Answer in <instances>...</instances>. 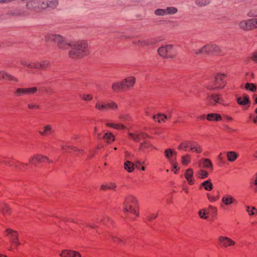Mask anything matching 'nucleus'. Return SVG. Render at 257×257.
<instances>
[{
  "instance_id": "f257e3e1",
  "label": "nucleus",
  "mask_w": 257,
  "mask_h": 257,
  "mask_svg": "<svg viewBox=\"0 0 257 257\" xmlns=\"http://www.w3.org/2000/svg\"><path fill=\"white\" fill-rule=\"evenodd\" d=\"M47 42H53L61 50H66L69 47L71 48L69 51V56L72 59H77L86 55L88 53L87 43L84 41H79L71 43L67 39L59 34L49 33L45 37Z\"/></svg>"
},
{
  "instance_id": "f03ea898",
  "label": "nucleus",
  "mask_w": 257,
  "mask_h": 257,
  "mask_svg": "<svg viewBox=\"0 0 257 257\" xmlns=\"http://www.w3.org/2000/svg\"><path fill=\"white\" fill-rule=\"evenodd\" d=\"M136 82V78L133 76L128 77L123 79L120 82H115L112 84V89L114 91L130 89L133 87Z\"/></svg>"
},
{
  "instance_id": "7ed1b4c3",
  "label": "nucleus",
  "mask_w": 257,
  "mask_h": 257,
  "mask_svg": "<svg viewBox=\"0 0 257 257\" xmlns=\"http://www.w3.org/2000/svg\"><path fill=\"white\" fill-rule=\"evenodd\" d=\"M8 14L16 18H26L30 15L31 13L26 10L25 7L20 6L9 11Z\"/></svg>"
},
{
  "instance_id": "20e7f679",
  "label": "nucleus",
  "mask_w": 257,
  "mask_h": 257,
  "mask_svg": "<svg viewBox=\"0 0 257 257\" xmlns=\"http://www.w3.org/2000/svg\"><path fill=\"white\" fill-rule=\"evenodd\" d=\"M226 77L224 73H217L214 77V84L215 86L212 89L223 88L226 84L225 78Z\"/></svg>"
},
{
  "instance_id": "39448f33",
  "label": "nucleus",
  "mask_w": 257,
  "mask_h": 257,
  "mask_svg": "<svg viewBox=\"0 0 257 257\" xmlns=\"http://www.w3.org/2000/svg\"><path fill=\"white\" fill-rule=\"evenodd\" d=\"M25 8L29 13L32 11L38 12L41 10V0H29L26 3Z\"/></svg>"
},
{
  "instance_id": "423d86ee",
  "label": "nucleus",
  "mask_w": 257,
  "mask_h": 257,
  "mask_svg": "<svg viewBox=\"0 0 257 257\" xmlns=\"http://www.w3.org/2000/svg\"><path fill=\"white\" fill-rule=\"evenodd\" d=\"M5 233L7 236L9 237L10 241L12 243L16 246H18L20 244L19 240L18 233L17 231L11 228H7L5 231Z\"/></svg>"
},
{
  "instance_id": "0eeeda50",
  "label": "nucleus",
  "mask_w": 257,
  "mask_h": 257,
  "mask_svg": "<svg viewBox=\"0 0 257 257\" xmlns=\"http://www.w3.org/2000/svg\"><path fill=\"white\" fill-rule=\"evenodd\" d=\"M197 213L202 219H211L215 216L216 212L212 210H199Z\"/></svg>"
},
{
  "instance_id": "6e6552de",
  "label": "nucleus",
  "mask_w": 257,
  "mask_h": 257,
  "mask_svg": "<svg viewBox=\"0 0 257 257\" xmlns=\"http://www.w3.org/2000/svg\"><path fill=\"white\" fill-rule=\"evenodd\" d=\"M41 9L44 10L46 8L52 9H55L58 5V0H41Z\"/></svg>"
},
{
  "instance_id": "1a4fd4ad",
  "label": "nucleus",
  "mask_w": 257,
  "mask_h": 257,
  "mask_svg": "<svg viewBox=\"0 0 257 257\" xmlns=\"http://www.w3.org/2000/svg\"><path fill=\"white\" fill-rule=\"evenodd\" d=\"M124 204L125 209H135L138 207V201L134 196H130L125 199Z\"/></svg>"
},
{
  "instance_id": "9d476101",
  "label": "nucleus",
  "mask_w": 257,
  "mask_h": 257,
  "mask_svg": "<svg viewBox=\"0 0 257 257\" xmlns=\"http://www.w3.org/2000/svg\"><path fill=\"white\" fill-rule=\"evenodd\" d=\"M222 99L216 94H212L206 98V101L208 105H215L217 103H221Z\"/></svg>"
},
{
  "instance_id": "9b49d317",
  "label": "nucleus",
  "mask_w": 257,
  "mask_h": 257,
  "mask_svg": "<svg viewBox=\"0 0 257 257\" xmlns=\"http://www.w3.org/2000/svg\"><path fill=\"white\" fill-rule=\"evenodd\" d=\"M218 240L220 243L225 247L235 244V242L227 237L221 236L218 238Z\"/></svg>"
},
{
  "instance_id": "f8f14e48",
  "label": "nucleus",
  "mask_w": 257,
  "mask_h": 257,
  "mask_svg": "<svg viewBox=\"0 0 257 257\" xmlns=\"http://www.w3.org/2000/svg\"><path fill=\"white\" fill-rule=\"evenodd\" d=\"M60 255L62 257H81L80 254L73 250L64 249Z\"/></svg>"
},
{
  "instance_id": "ddd939ff",
  "label": "nucleus",
  "mask_w": 257,
  "mask_h": 257,
  "mask_svg": "<svg viewBox=\"0 0 257 257\" xmlns=\"http://www.w3.org/2000/svg\"><path fill=\"white\" fill-rule=\"evenodd\" d=\"M197 55H208L211 53L210 44L204 45L201 49L194 50Z\"/></svg>"
},
{
  "instance_id": "4468645a",
  "label": "nucleus",
  "mask_w": 257,
  "mask_h": 257,
  "mask_svg": "<svg viewBox=\"0 0 257 257\" xmlns=\"http://www.w3.org/2000/svg\"><path fill=\"white\" fill-rule=\"evenodd\" d=\"M251 24V19H249L246 21L240 22L239 23V26L241 29L245 31H248L252 29V27Z\"/></svg>"
},
{
  "instance_id": "2eb2a0df",
  "label": "nucleus",
  "mask_w": 257,
  "mask_h": 257,
  "mask_svg": "<svg viewBox=\"0 0 257 257\" xmlns=\"http://www.w3.org/2000/svg\"><path fill=\"white\" fill-rule=\"evenodd\" d=\"M193 171L192 169H188L186 171L185 176L187 179L188 183L192 185L194 183V180L193 179Z\"/></svg>"
},
{
  "instance_id": "dca6fc26",
  "label": "nucleus",
  "mask_w": 257,
  "mask_h": 257,
  "mask_svg": "<svg viewBox=\"0 0 257 257\" xmlns=\"http://www.w3.org/2000/svg\"><path fill=\"white\" fill-rule=\"evenodd\" d=\"M236 101L238 104L241 105H246L250 103L249 97L247 95L237 97Z\"/></svg>"
},
{
  "instance_id": "f3484780",
  "label": "nucleus",
  "mask_w": 257,
  "mask_h": 257,
  "mask_svg": "<svg viewBox=\"0 0 257 257\" xmlns=\"http://www.w3.org/2000/svg\"><path fill=\"white\" fill-rule=\"evenodd\" d=\"M206 118L209 121H219L221 120V116L218 113H209L207 115Z\"/></svg>"
},
{
  "instance_id": "a211bd4d",
  "label": "nucleus",
  "mask_w": 257,
  "mask_h": 257,
  "mask_svg": "<svg viewBox=\"0 0 257 257\" xmlns=\"http://www.w3.org/2000/svg\"><path fill=\"white\" fill-rule=\"evenodd\" d=\"M222 201L226 205L236 203V201L230 195L223 196L222 198Z\"/></svg>"
},
{
  "instance_id": "6ab92c4d",
  "label": "nucleus",
  "mask_w": 257,
  "mask_h": 257,
  "mask_svg": "<svg viewBox=\"0 0 257 257\" xmlns=\"http://www.w3.org/2000/svg\"><path fill=\"white\" fill-rule=\"evenodd\" d=\"M124 168L128 172H132L135 169V164L131 161H126L124 164Z\"/></svg>"
},
{
  "instance_id": "aec40b11",
  "label": "nucleus",
  "mask_w": 257,
  "mask_h": 257,
  "mask_svg": "<svg viewBox=\"0 0 257 257\" xmlns=\"http://www.w3.org/2000/svg\"><path fill=\"white\" fill-rule=\"evenodd\" d=\"M2 78L4 79H8L10 81H13L16 82L18 81V79L17 78L5 71L2 73Z\"/></svg>"
},
{
  "instance_id": "412c9836",
  "label": "nucleus",
  "mask_w": 257,
  "mask_h": 257,
  "mask_svg": "<svg viewBox=\"0 0 257 257\" xmlns=\"http://www.w3.org/2000/svg\"><path fill=\"white\" fill-rule=\"evenodd\" d=\"M237 154L233 151H230L227 153V158L229 162L234 161L237 158Z\"/></svg>"
},
{
  "instance_id": "4be33fe9",
  "label": "nucleus",
  "mask_w": 257,
  "mask_h": 257,
  "mask_svg": "<svg viewBox=\"0 0 257 257\" xmlns=\"http://www.w3.org/2000/svg\"><path fill=\"white\" fill-rule=\"evenodd\" d=\"M200 163H201L203 164L204 168L208 169L210 168L211 170H212L213 166L210 160L208 159H203L200 161Z\"/></svg>"
},
{
  "instance_id": "5701e85b",
  "label": "nucleus",
  "mask_w": 257,
  "mask_h": 257,
  "mask_svg": "<svg viewBox=\"0 0 257 257\" xmlns=\"http://www.w3.org/2000/svg\"><path fill=\"white\" fill-rule=\"evenodd\" d=\"M43 129H44L43 131H40L39 132V134L42 136H45L48 133H50L51 134L53 133L52 127L50 125L48 124V125H45Z\"/></svg>"
},
{
  "instance_id": "b1692460",
  "label": "nucleus",
  "mask_w": 257,
  "mask_h": 257,
  "mask_svg": "<svg viewBox=\"0 0 257 257\" xmlns=\"http://www.w3.org/2000/svg\"><path fill=\"white\" fill-rule=\"evenodd\" d=\"M201 187H203L206 191H210L213 188V185L210 180H206L200 185Z\"/></svg>"
},
{
  "instance_id": "393cba45",
  "label": "nucleus",
  "mask_w": 257,
  "mask_h": 257,
  "mask_svg": "<svg viewBox=\"0 0 257 257\" xmlns=\"http://www.w3.org/2000/svg\"><path fill=\"white\" fill-rule=\"evenodd\" d=\"M165 154L166 157L169 160L171 163H173V161H174L173 159L171 158V157L173 155H176V153L173 152L172 150L170 149H168L165 150Z\"/></svg>"
},
{
  "instance_id": "a878e982",
  "label": "nucleus",
  "mask_w": 257,
  "mask_h": 257,
  "mask_svg": "<svg viewBox=\"0 0 257 257\" xmlns=\"http://www.w3.org/2000/svg\"><path fill=\"white\" fill-rule=\"evenodd\" d=\"M51 65L50 62L47 60H44L39 62V69H45Z\"/></svg>"
},
{
  "instance_id": "bb28decb",
  "label": "nucleus",
  "mask_w": 257,
  "mask_h": 257,
  "mask_svg": "<svg viewBox=\"0 0 257 257\" xmlns=\"http://www.w3.org/2000/svg\"><path fill=\"white\" fill-rule=\"evenodd\" d=\"M158 52L159 54L162 57H168L171 58H173V56H167L168 52H167L165 46H162L160 48H159L158 50Z\"/></svg>"
},
{
  "instance_id": "cd10ccee",
  "label": "nucleus",
  "mask_w": 257,
  "mask_h": 257,
  "mask_svg": "<svg viewBox=\"0 0 257 257\" xmlns=\"http://www.w3.org/2000/svg\"><path fill=\"white\" fill-rule=\"evenodd\" d=\"M35 158L36 160L38 162H45V161H47L48 163H51L52 162L47 157L43 156L42 155H37L35 156Z\"/></svg>"
},
{
  "instance_id": "c85d7f7f",
  "label": "nucleus",
  "mask_w": 257,
  "mask_h": 257,
  "mask_svg": "<svg viewBox=\"0 0 257 257\" xmlns=\"http://www.w3.org/2000/svg\"><path fill=\"white\" fill-rule=\"evenodd\" d=\"M211 0H195L197 6L202 7H205L210 4Z\"/></svg>"
},
{
  "instance_id": "c756f323",
  "label": "nucleus",
  "mask_w": 257,
  "mask_h": 257,
  "mask_svg": "<svg viewBox=\"0 0 257 257\" xmlns=\"http://www.w3.org/2000/svg\"><path fill=\"white\" fill-rule=\"evenodd\" d=\"M184 150H186V148H190L191 150L193 151L195 149V146L193 142L191 141H185L183 142Z\"/></svg>"
},
{
  "instance_id": "7c9ffc66",
  "label": "nucleus",
  "mask_w": 257,
  "mask_h": 257,
  "mask_svg": "<svg viewBox=\"0 0 257 257\" xmlns=\"http://www.w3.org/2000/svg\"><path fill=\"white\" fill-rule=\"evenodd\" d=\"M95 108L100 111H104L107 108V103H101L97 101L95 104Z\"/></svg>"
},
{
  "instance_id": "2f4dec72",
  "label": "nucleus",
  "mask_w": 257,
  "mask_h": 257,
  "mask_svg": "<svg viewBox=\"0 0 257 257\" xmlns=\"http://www.w3.org/2000/svg\"><path fill=\"white\" fill-rule=\"evenodd\" d=\"M211 53L217 54L220 52V48L216 44H210Z\"/></svg>"
},
{
  "instance_id": "473e14b6",
  "label": "nucleus",
  "mask_w": 257,
  "mask_h": 257,
  "mask_svg": "<svg viewBox=\"0 0 257 257\" xmlns=\"http://www.w3.org/2000/svg\"><path fill=\"white\" fill-rule=\"evenodd\" d=\"M208 176V172L204 170H200L197 174V176L198 177V178L201 179H205L207 178Z\"/></svg>"
},
{
  "instance_id": "72a5a7b5",
  "label": "nucleus",
  "mask_w": 257,
  "mask_h": 257,
  "mask_svg": "<svg viewBox=\"0 0 257 257\" xmlns=\"http://www.w3.org/2000/svg\"><path fill=\"white\" fill-rule=\"evenodd\" d=\"M154 13L156 15L159 16H164L167 15L166 9H158L155 11Z\"/></svg>"
},
{
  "instance_id": "f704fd0d",
  "label": "nucleus",
  "mask_w": 257,
  "mask_h": 257,
  "mask_svg": "<svg viewBox=\"0 0 257 257\" xmlns=\"http://www.w3.org/2000/svg\"><path fill=\"white\" fill-rule=\"evenodd\" d=\"M166 9L167 15H174L178 12V9L175 7H167Z\"/></svg>"
},
{
  "instance_id": "c9c22d12",
  "label": "nucleus",
  "mask_w": 257,
  "mask_h": 257,
  "mask_svg": "<svg viewBox=\"0 0 257 257\" xmlns=\"http://www.w3.org/2000/svg\"><path fill=\"white\" fill-rule=\"evenodd\" d=\"M167 115L164 114H159L157 116L156 115L153 116V119L155 120H156V118H157L158 121L159 122H161V119H162V121H165V119H167Z\"/></svg>"
},
{
  "instance_id": "e433bc0d",
  "label": "nucleus",
  "mask_w": 257,
  "mask_h": 257,
  "mask_svg": "<svg viewBox=\"0 0 257 257\" xmlns=\"http://www.w3.org/2000/svg\"><path fill=\"white\" fill-rule=\"evenodd\" d=\"M245 88L247 90H249L252 92H254L256 90V87L253 83H247L245 84Z\"/></svg>"
},
{
  "instance_id": "4c0bfd02",
  "label": "nucleus",
  "mask_w": 257,
  "mask_h": 257,
  "mask_svg": "<svg viewBox=\"0 0 257 257\" xmlns=\"http://www.w3.org/2000/svg\"><path fill=\"white\" fill-rule=\"evenodd\" d=\"M103 139L106 140L107 142H108V141H114V137L112 134L106 133L104 134Z\"/></svg>"
},
{
  "instance_id": "58836bf2",
  "label": "nucleus",
  "mask_w": 257,
  "mask_h": 257,
  "mask_svg": "<svg viewBox=\"0 0 257 257\" xmlns=\"http://www.w3.org/2000/svg\"><path fill=\"white\" fill-rule=\"evenodd\" d=\"M15 93L17 96H21L22 95L26 94L25 88H18L16 89Z\"/></svg>"
},
{
  "instance_id": "ea45409f",
  "label": "nucleus",
  "mask_w": 257,
  "mask_h": 257,
  "mask_svg": "<svg viewBox=\"0 0 257 257\" xmlns=\"http://www.w3.org/2000/svg\"><path fill=\"white\" fill-rule=\"evenodd\" d=\"M107 108L112 110L117 109L118 108L117 104L113 101H111L107 103Z\"/></svg>"
},
{
  "instance_id": "a19ab883",
  "label": "nucleus",
  "mask_w": 257,
  "mask_h": 257,
  "mask_svg": "<svg viewBox=\"0 0 257 257\" xmlns=\"http://www.w3.org/2000/svg\"><path fill=\"white\" fill-rule=\"evenodd\" d=\"M37 91V88L36 87L25 88L26 94H34Z\"/></svg>"
},
{
  "instance_id": "79ce46f5",
  "label": "nucleus",
  "mask_w": 257,
  "mask_h": 257,
  "mask_svg": "<svg viewBox=\"0 0 257 257\" xmlns=\"http://www.w3.org/2000/svg\"><path fill=\"white\" fill-rule=\"evenodd\" d=\"M133 43L135 44H137V45L141 46L150 45V43L147 41H141V40H139L138 41H134Z\"/></svg>"
},
{
  "instance_id": "37998d69",
  "label": "nucleus",
  "mask_w": 257,
  "mask_h": 257,
  "mask_svg": "<svg viewBox=\"0 0 257 257\" xmlns=\"http://www.w3.org/2000/svg\"><path fill=\"white\" fill-rule=\"evenodd\" d=\"M247 15L249 17H257V10L254 9L250 10Z\"/></svg>"
},
{
  "instance_id": "c03bdc74",
  "label": "nucleus",
  "mask_w": 257,
  "mask_h": 257,
  "mask_svg": "<svg viewBox=\"0 0 257 257\" xmlns=\"http://www.w3.org/2000/svg\"><path fill=\"white\" fill-rule=\"evenodd\" d=\"M190 162V156L188 155H186L182 156V162L184 165H187Z\"/></svg>"
},
{
  "instance_id": "a18cd8bd",
  "label": "nucleus",
  "mask_w": 257,
  "mask_h": 257,
  "mask_svg": "<svg viewBox=\"0 0 257 257\" xmlns=\"http://www.w3.org/2000/svg\"><path fill=\"white\" fill-rule=\"evenodd\" d=\"M151 147H152L151 145L147 143V142L142 143L140 144V150L147 149Z\"/></svg>"
},
{
  "instance_id": "49530a36",
  "label": "nucleus",
  "mask_w": 257,
  "mask_h": 257,
  "mask_svg": "<svg viewBox=\"0 0 257 257\" xmlns=\"http://www.w3.org/2000/svg\"><path fill=\"white\" fill-rule=\"evenodd\" d=\"M82 99L84 100H90L93 98L92 95L91 94H84L81 96Z\"/></svg>"
},
{
  "instance_id": "de8ad7c7",
  "label": "nucleus",
  "mask_w": 257,
  "mask_h": 257,
  "mask_svg": "<svg viewBox=\"0 0 257 257\" xmlns=\"http://www.w3.org/2000/svg\"><path fill=\"white\" fill-rule=\"evenodd\" d=\"M251 26L253 28H257V18L251 19Z\"/></svg>"
},
{
  "instance_id": "09e8293b",
  "label": "nucleus",
  "mask_w": 257,
  "mask_h": 257,
  "mask_svg": "<svg viewBox=\"0 0 257 257\" xmlns=\"http://www.w3.org/2000/svg\"><path fill=\"white\" fill-rule=\"evenodd\" d=\"M249 215H254L257 214V210H246Z\"/></svg>"
},
{
  "instance_id": "8fccbe9b",
  "label": "nucleus",
  "mask_w": 257,
  "mask_h": 257,
  "mask_svg": "<svg viewBox=\"0 0 257 257\" xmlns=\"http://www.w3.org/2000/svg\"><path fill=\"white\" fill-rule=\"evenodd\" d=\"M28 106L29 108H30V109H34V108L38 109V108H39V105H35V104H32V103L28 104Z\"/></svg>"
},
{
  "instance_id": "3c124183",
  "label": "nucleus",
  "mask_w": 257,
  "mask_h": 257,
  "mask_svg": "<svg viewBox=\"0 0 257 257\" xmlns=\"http://www.w3.org/2000/svg\"><path fill=\"white\" fill-rule=\"evenodd\" d=\"M114 128H115V129H123L124 128V126L120 124V123H116V124H114V126L113 127Z\"/></svg>"
},
{
  "instance_id": "603ef678",
  "label": "nucleus",
  "mask_w": 257,
  "mask_h": 257,
  "mask_svg": "<svg viewBox=\"0 0 257 257\" xmlns=\"http://www.w3.org/2000/svg\"><path fill=\"white\" fill-rule=\"evenodd\" d=\"M165 48L166 49L167 52L168 53L172 49L173 45H166V46H165Z\"/></svg>"
},
{
  "instance_id": "864d4df0",
  "label": "nucleus",
  "mask_w": 257,
  "mask_h": 257,
  "mask_svg": "<svg viewBox=\"0 0 257 257\" xmlns=\"http://www.w3.org/2000/svg\"><path fill=\"white\" fill-rule=\"evenodd\" d=\"M193 151H194L195 152H196L197 153H201L202 152V149L200 146H198V147L195 146V149H194Z\"/></svg>"
},
{
  "instance_id": "5fc2aeb1",
  "label": "nucleus",
  "mask_w": 257,
  "mask_h": 257,
  "mask_svg": "<svg viewBox=\"0 0 257 257\" xmlns=\"http://www.w3.org/2000/svg\"><path fill=\"white\" fill-rule=\"evenodd\" d=\"M32 64V68H36L39 69V63L37 64L36 63H31Z\"/></svg>"
},
{
  "instance_id": "6e6d98bb",
  "label": "nucleus",
  "mask_w": 257,
  "mask_h": 257,
  "mask_svg": "<svg viewBox=\"0 0 257 257\" xmlns=\"http://www.w3.org/2000/svg\"><path fill=\"white\" fill-rule=\"evenodd\" d=\"M140 135H135L133 140L136 142H139L141 140V136L140 137Z\"/></svg>"
},
{
  "instance_id": "4d7b16f0",
  "label": "nucleus",
  "mask_w": 257,
  "mask_h": 257,
  "mask_svg": "<svg viewBox=\"0 0 257 257\" xmlns=\"http://www.w3.org/2000/svg\"><path fill=\"white\" fill-rule=\"evenodd\" d=\"M141 139H144L146 137H149L148 135L145 133H142L140 134Z\"/></svg>"
},
{
  "instance_id": "13d9d810",
  "label": "nucleus",
  "mask_w": 257,
  "mask_h": 257,
  "mask_svg": "<svg viewBox=\"0 0 257 257\" xmlns=\"http://www.w3.org/2000/svg\"><path fill=\"white\" fill-rule=\"evenodd\" d=\"M116 187V185L114 183H111L110 185L107 187L108 189H114Z\"/></svg>"
},
{
  "instance_id": "bf43d9fd",
  "label": "nucleus",
  "mask_w": 257,
  "mask_h": 257,
  "mask_svg": "<svg viewBox=\"0 0 257 257\" xmlns=\"http://www.w3.org/2000/svg\"><path fill=\"white\" fill-rule=\"evenodd\" d=\"M252 59L257 62V53H255L252 56Z\"/></svg>"
},
{
  "instance_id": "052dcab7",
  "label": "nucleus",
  "mask_w": 257,
  "mask_h": 257,
  "mask_svg": "<svg viewBox=\"0 0 257 257\" xmlns=\"http://www.w3.org/2000/svg\"><path fill=\"white\" fill-rule=\"evenodd\" d=\"M111 237H112V240L114 241H119V242L121 241V240L120 239L116 237H115V236H114L113 235H111Z\"/></svg>"
},
{
  "instance_id": "680f3d73",
  "label": "nucleus",
  "mask_w": 257,
  "mask_h": 257,
  "mask_svg": "<svg viewBox=\"0 0 257 257\" xmlns=\"http://www.w3.org/2000/svg\"><path fill=\"white\" fill-rule=\"evenodd\" d=\"M34 159H36L35 156L30 158L29 161L30 163L35 165L36 163L34 161Z\"/></svg>"
},
{
  "instance_id": "e2e57ef3",
  "label": "nucleus",
  "mask_w": 257,
  "mask_h": 257,
  "mask_svg": "<svg viewBox=\"0 0 257 257\" xmlns=\"http://www.w3.org/2000/svg\"><path fill=\"white\" fill-rule=\"evenodd\" d=\"M127 117L126 116H125L124 115H120L119 116V118L122 120V121H125L127 119Z\"/></svg>"
},
{
  "instance_id": "0e129e2a",
  "label": "nucleus",
  "mask_w": 257,
  "mask_h": 257,
  "mask_svg": "<svg viewBox=\"0 0 257 257\" xmlns=\"http://www.w3.org/2000/svg\"><path fill=\"white\" fill-rule=\"evenodd\" d=\"M20 63L22 65L24 66H27V65L28 64V62L24 60H21L20 61Z\"/></svg>"
},
{
  "instance_id": "69168bd1",
  "label": "nucleus",
  "mask_w": 257,
  "mask_h": 257,
  "mask_svg": "<svg viewBox=\"0 0 257 257\" xmlns=\"http://www.w3.org/2000/svg\"><path fill=\"white\" fill-rule=\"evenodd\" d=\"M136 168L138 169H140L139 166L140 165H141L142 163L139 161H136Z\"/></svg>"
},
{
  "instance_id": "338daca9",
  "label": "nucleus",
  "mask_w": 257,
  "mask_h": 257,
  "mask_svg": "<svg viewBox=\"0 0 257 257\" xmlns=\"http://www.w3.org/2000/svg\"><path fill=\"white\" fill-rule=\"evenodd\" d=\"M157 214H152L151 216H150V217H149V219L150 220H151V219H153V218H155L157 217Z\"/></svg>"
},
{
  "instance_id": "774afa93",
  "label": "nucleus",
  "mask_w": 257,
  "mask_h": 257,
  "mask_svg": "<svg viewBox=\"0 0 257 257\" xmlns=\"http://www.w3.org/2000/svg\"><path fill=\"white\" fill-rule=\"evenodd\" d=\"M69 148V146H63L62 147V150L64 151H67V149H68Z\"/></svg>"
}]
</instances>
